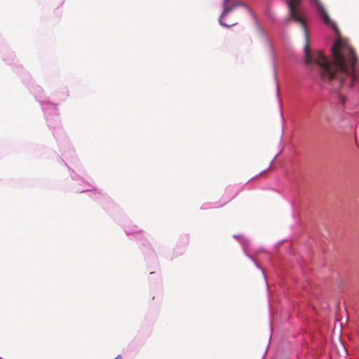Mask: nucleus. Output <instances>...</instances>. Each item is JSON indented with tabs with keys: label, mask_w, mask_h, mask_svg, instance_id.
I'll list each match as a JSON object with an SVG mask.
<instances>
[{
	"label": "nucleus",
	"mask_w": 359,
	"mask_h": 359,
	"mask_svg": "<svg viewBox=\"0 0 359 359\" xmlns=\"http://www.w3.org/2000/svg\"><path fill=\"white\" fill-rule=\"evenodd\" d=\"M302 0H286L289 7L290 18L294 21H305L303 16V10L301 6ZM316 4L318 13L323 21H332L324 6L319 0H312Z\"/></svg>",
	"instance_id": "nucleus-1"
},
{
	"label": "nucleus",
	"mask_w": 359,
	"mask_h": 359,
	"mask_svg": "<svg viewBox=\"0 0 359 359\" xmlns=\"http://www.w3.org/2000/svg\"><path fill=\"white\" fill-rule=\"evenodd\" d=\"M231 1V0H224V4H223L224 8H223V11L221 14L220 20H219L221 25L224 27H227L233 26L237 24L236 22H233L232 23H226L225 22V18L227 17L229 13H231V11H233L238 6H244V4H243L241 2H237V3L233 4V5L229 6V3Z\"/></svg>",
	"instance_id": "nucleus-2"
},
{
	"label": "nucleus",
	"mask_w": 359,
	"mask_h": 359,
	"mask_svg": "<svg viewBox=\"0 0 359 359\" xmlns=\"http://www.w3.org/2000/svg\"><path fill=\"white\" fill-rule=\"evenodd\" d=\"M340 101H341L342 103H344V102H345V98H344V97H341Z\"/></svg>",
	"instance_id": "nucleus-3"
},
{
	"label": "nucleus",
	"mask_w": 359,
	"mask_h": 359,
	"mask_svg": "<svg viewBox=\"0 0 359 359\" xmlns=\"http://www.w3.org/2000/svg\"><path fill=\"white\" fill-rule=\"evenodd\" d=\"M114 359H122L121 356V355H118L117 357H116Z\"/></svg>",
	"instance_id": "nucleus-4"
}]
</instances>
